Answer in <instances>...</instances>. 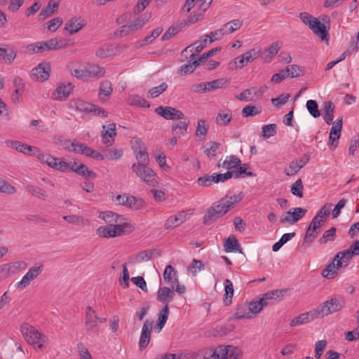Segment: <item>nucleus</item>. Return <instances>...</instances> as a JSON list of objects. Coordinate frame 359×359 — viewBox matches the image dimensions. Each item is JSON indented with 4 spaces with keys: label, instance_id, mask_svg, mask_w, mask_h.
Masks as SVG:
<instances>
[{
    "label": "nucleus",
    "instance_id": "obj_62",
    "mask_svg": "<svg viewBox=\"0 0 359 359\" xmlns=\"http://www.w3.org/2000/svg\"><path fill=\"white\" fill-rule=\"evenodd\" d=\"M26 50L29 54L41 53L45 52L42 41L31 43L27 46Z\"/></svg>",
    "mask_w": 359,
    "mask_h": 359
},
{
    "label": "nucleus",
    "instance_id": "obj_60",
    "mask_svg": "<svg viewBox=\"0 0 359 359\" xmlns=\"http://www.w3.org/2000/svg\"><path fill=\"white\" fill-rule=\"evenodd\" d=\"M285 70L287 73V76L290 78L298 77L302 72V68L296 65H288Z\"/></svg>",
    "mask_w": 359,
    "mask_h": 359
},
{
    "label": "nucleus",
    "instance_id": "obj_35",
    "mask_svg": "<svg viewBox=\"0 0 359 359\" xmlns=\"http://www.w3.org/2000/svg\"><path fill=\"white\" fill-rule=\"evenodd\" d=\"M207 43H208V39H206V37H204V39L202 40L196 41L193 44L185 48L182 51L181 55L182 57H184L186 59H188V57L187 56V53H188L189 49L195 48V52L196 53H199L206 46Z\"/></svg>",
    "mask_w": 359,
    "mask_h": 359
},
{
    "label": "nucleus",
    "instance_id": "obj_48",
    "mask_svg": "<svg viewBox=\"0 0 359 359\" xmlns=\"http://www.w3.org/2000/svg\"><path fill=\"white\" fill-rule=\"evenodd\" d=\"M26 190L28 191L33 196L42 199L46 200L48 194L46 191L36 186L28 184L26 186Z\"/></svg>",
    "mask_w": 359,
    "mask_h": 359
},
{
    "label": "nucleus",
    "instance_id": "obj_40",
    "mask_svg": "<svg viewBox=\"0 0 359 359\" xmlns=\"http://www.w3.org/2000/svg\"><path fill=\"white\" fill-rule=\"evenodd\" d=\"M239 168L237 170H233V171H227L226 172H232L233 173V177L238 179L241 177H244L243 175L248 176V177H254L255 175L251 172L248 171V170L250 168V165L248 163H243L242 165L240 164L238 165Z\"/></svg>",
    "mask_w": 359,
    "mask_h": 359
},
{
    "label": "nucleus",
    "instance_id": "obj_46",
    "mask_svg": "<svg viewBox=\"0 0 359 359\" xmlns=\"http://www.w3.org/2000/svg\"><path fill=\"white\" fill-rule=\"evenodd\" d=\"M198 66V60H189L188 64H185L180 68L178 70V74L180 75H187L188 74L192 73Z\"/></svg>",
    "mask_w": 359,
    "mask_h": 359
},
{
    "label": "nucleus",
    "instance_id": "obj_6",
    "mask_svg": "<svg viewBox=\"0 0 359 359\" xmlns=\"http://www.w3.org/2000/svg\"><path fill=\"white\" fill-rule=\"evenodd\" d=\"M128 228H131V225L128 223L109 224L98 228L97 233L99 236L103 238H114L124 234L126 231V229Z\"/></svg>",
    "mask_w": 359,
    "mask_h": 359
},
{
    "label": "nucleus",
    "instance_id": "obj_30",
    "mask_svg": "<svg viewBox=\"0 0 359 359\" xmlns=\"http://www.w3.org/2000/svg\"><path fill=\"white\" fill-rule=\"evenodd\" d=\"M331 207V203L325 205L318 210L316 215L313 218L312 221L318 222L320 223V226H323V225L326 222L327 217L330 214Z\"/></svg>",
    "mask_w": 359,
    "mask_h": 359
},
{
    "label": "nucleus",
    "instance_id": "obj_32",
    "mask_svg": "<svg viewBox=\"0 0 359 359\" xmlns=\"http://www.w3.org/2000/svg\"><path fill=\"white\" fill-rule=\"evenodd\" d=\"M59 4L57 2L50 1L48 5L39 14V18L41 20H44L48 17L54 14L58 9Z\"/></svg>",
    "mask_w": 359,
    "mask_h": 359
},
{
    "label": "nucleus",
    "instance_id": "obj_63",
    "mask_svg": "<svg viewBox=\"0 0 359 359\" xmlns=\"http://www.w3.org/2000/svg\"><path fill=\"white\" fill-rule=\"evenodd\" d=\"M304 186L301 179H298L291 187V192L293 195L299 198L303 197Z\"/></svg>",
    "mask_w": 359,
    "mask_h": 359
},
{
    "label": "nucleus",
    "instance_id": "obj_41",
    "mask_svg": "<svg viewBox=\"0 0 359 359\" xmlns=\"http://www.w3.org/2000/svg\"><path fill=\"white\" fill-rule=\"evenodd\" d=\"M154 255H158V252L156 249L141 251L136 255L135 262L141 263L149 261Z\"/></svg>",
    "mask_w": 359,
    "mask_h": 359
},
{
    "label": "nucleus",
    "instance_id": "obj_38",
    "mask_svg": "<svg viewBox=\"0 0 359 359\" xmlns=\"http://www.w3.org/2000/svg\"><path fill=\"white\" fill-rule=\"evenodd\" d=\"M86 71L88 79L93 78L98 79L103 76L105 74L104 68L97 65H89L86 68Z\"/></svg>",
    "mask_w": 359,
    "mask_h": 359
},
{
    "label": "nucleus",
    "instance_id": "obj_28",
    "mask_svg": "<svg viewBox=\"0 0 359 359\" xmlns=\"http://www.w3.org/2000/svg\"><path fill=\"white\" fill-rule=\"evenodd\" d=\"M4 265L6 271V272L8 278L11 274H15V273H18L20 271H24L27 267L26 263L22 261L15 262H11V263H8V264H4Z\"/></svg>",
    "mask_w": 359,
    "mask_h": 359
},
{
    "label": "nucleus",
    "instance_id": "obj_43",
    "mask_svg": "<svg viewBox=\"0 0 359 359\" xmlns=\"http://www.w3.org/2000/svg\"><path fill=\"white\" fill-rule=\"evenodd\" d=\"M37 159L45 164H47L49 167L54 168L57 166V161H59L58 158H55L54 156H51L48 154H44L42 151H41L39 156H38Z\"/></svg>",
    "mask_w": 359,
    "mask_h": 359
},
{
    "label": "nucleus",
    "instance_id": "obj_21",
    "mask_svg": "<svg viewBox=\"0 0 359 359\" xmlns=\"http://www.w3.org/2000/svg\"><path fill=\"white\" fill-rule=\"evenodd\" d=\"M175 293L169 287H160L158 290L157 299L164 304V306L168 307L169 303L172 301Z\"/></svg>",
    "mask_w": 359,
    "mask_h": 359
},
{
    "label": "nucleus",
    "instance_id": "obj_47",
    "mask_svg": "<svg viewBox=\"0 0 359 359\" xmlns=\"http://www.w3.org/2000/svg\"><path fill=\"white\" fill-rule=\"evenodd\" d=\"M183 23L175 24L170 26L168 30L163 34L162 41H166L176 35L182 28Z\"/></svg>",
    "mask_w": 359,
    "mask_h": 359
},
{
    "label": "nucleus",
    "instance_id": "obj_1",
    "mask_svg": "<svg viewBox=\"0 0 359 359\" xmlns=\"http://www.w3.org/2000/svg\"><path fill=\"white\" fill-rule=\"evenodd\" d=\"M20 330L25 340L36 351L41 350L47 342L46 336L29 323H22Z\"/></svg>",
    "mask_w": 359,
    "mask_h": 359
},
{
    "label": "nucleus",
    "instance_id": "obj_16",
    "mask_svg": "<svg viewBox=\"0 0 359 359\" xmlns=\"http://www.w3.org/2000/svg\"><path fill=\"white\" fill-rule=\"evenodd\" d=\"M17 56L15 49L8 44L0 46V60L5 63L11 65Z\"/></svg>",
    "mask_w": 359,
    "mask_h": 359
},
{
    "label": "nucleus",
    "instance_id": "obj_54",
    "mask_svg": "<svg viewBox=\"0 0 359 359\" xmlns=\"http://www.w3.org/2000/svg\"><path fill=\"white\" fill-rule=\"evenodd\" d=\"M336 231L335 227H331L325 231L323 235L319 238L318 243L320 244H325L329 241H334L336 236Z\"/></svg>",
    "mask_w": 359,
    "mask_h": 359
},
{
    "label": "nucleus",
    "instance_id": "obj_20",
    "mask_svg": "<svg viewBox=\"0 0 359 359\" xmlns=\"http://www.w3.org/2000/svg\"><path fill=\"white\" fill-rule=\"evenodd\" d=\"M272 304V302H266L262 296L259 300H253L249 303L248 309L252 318L258 314L264 307Z\"/></svg>",
    "mask_w": 359,
    "mask_h": 359
},
{
    "label": "nucleus",
    "instance_id": "obj_49",
    "mask_svg": "<svg viewBox=\"0 0 359 359\" xmlns=\"http://www.w3.org/2000/svg\"><path fill=\"white\" fill-rule=\"evenodd\" d=\"M242 25V22L239 20H234L231 22L226 23L222 28V31L225 34H229L239 29Z\"/></svg>",
    "mask_w": 359,
    "mask_h": 359
},
{
    "label": "nucleus",
    "instance_id": "obj_10",
    "mask_svg": "<svg viewBox=\"0 0 359 359\" xmlns=\"http://www.w3.org/2000/svg\"><path fill=\"white\" fill-rule=\"evenodd\" d=\"M307 210L302 208H295L290 210L285 214L280 216L279 222L282 224H287L289 225H293L302 218H303Z\"/></svg>",
    "mask_w": 359,
    "mask_h": 359
},
{
    "label": "nucleus",
    "instance_id": "obj_36",
    "mask_svg": "<svg viewBox=\"0 0 359 359\" xmlns=\"http://www.w3.org/2000/svg\"><path fill=\"white\" fill-rule=\"evenodd\" d=\"M176 271L171 265H168L163 272V278L165 282L170 284L172 288H175L177 283Z\"/></svg>",
    "mask_w": 359,
    "mask_h": 359
},
{
    "label": "nucleus",
    "instance_id": "obj_26",
    "mask_svg": "<svg viewBox=\"0 0 359 359\" xmlns=\"http://www.w3.org/2000/svg\"><path fill=\"white\" fill-rule=\"evenodd\" d=\"M334 109L335 106L331 101H326L323 104V118L328 125H330L333 121Z\"/></svg>",
    "mask_w": 359,
    "mask_h": 359
},
{
    "label": "nucleus",
    "instance_id": "obj_37",
    "mask_svg": "<svg viewBox=\"0 0 359 359\" xmlns=\"http://www.w3.org/2000/svg\"><path fill=\"white\" fill-rule=\"evenodd\" d=\"M79 19L72 18L66 24L65 29L69 32V35H73L81 29L85 24L78 22Z\"/></svg>",
    "mask_w": 359,
    "mask_h": 359
},
{
    "label": "nucleus",
    "instance_id": "obj_27",
    "mask_svg": "<svg viewBox=\"0 0 359 359\" xmlns=\"http://www.w3.org/2000/svg\"><path fill=\"white\" fill-rule=\"evenodd\" d=\"M68 149L76 154H83L88 157H90L93 150L91 147L76 141L71 142Z\"/></svg>",
    "mask_w": 359,
    "mask_h": 359
},
{
    "label": "nucleus",
    "instance_id": "obj_50",
    "mask_svg": "<svg viewBox=\"0 0 359 359\" xmlns=\"http://www.w3.org/2000/svg\"><path fill=\"white\" fill-rule=\"evenodd\" d=\"M76 173L85 178L88 179H95L97 177L96 173L93 170H89V168L83 163L79 164L76 170Z\"/></svg>",
    "mask_w": 359,
    "mask_h": 359
},
{
    "label": "nucleus",
    "instance_id": "obj_7",
    "mask_svg": "<svg viewBox=\"0 0 359 359\" xmlns=\"http://www.w3.org/2000/svg\"><path fill=\"white\" fill-rule=\"evenodd\" d=\"M150 15L143 14L135 18L133 22L123 25L116 32V35L120 36H126L141 29L149 20Z\"/></svg>",
    "mask_w": 359,
    "mask_h": 359
},
{
    "label": "nucleus",
    "instance_id": "obj_52",
    "mask_svg": "<svg viewBox=\"0 0 359 359\" xmlns=\"http://www.w3.org/2000/svg\"><path fill=\"white\" fill-rule=\"evenodd\" d=\"M250 313L248 307H246L244 305H241L237 307L234 316L236 320L243 318L250 319L252 318V315L250 314Z\"/></svg>",
    "mask_w": 359,
    "mask_h": 359
},
{
    "label": "nucleus",
    "instance_id": "obj_56",
    "mask_svg": "<svg viewBox=\"0 0 359 359\" xmlns=\"http://www.w3.org/2000/svg\"><path fill=\"white\" fill-rule=\"evenodd\" d=\"M121 217V215L111 211L102 212L99 216L100 219H102L107 223L116 222Z\"/></svg>",
    "mask_w": 359,
    "mask_h": 359
},
{
    "label": "nucleus",
    "instance_id": "obj_33",
    "mask_svg": "<svg viewBox=\"0 0 359 359\" xmlns=\"http://www.w3.org/2000/svg\"><path fill=\"white\" fill-rule=\"evenodd\" d=\"M224 248V250L227 252L238 251L239 253H243L241 245L235 236L229 237L226 239Z\"/></svg>",
    "mask_w": 359,
    "mask_h": 359
},
{
    "label": "nucleus",
    "instance_id": "obj_34",
    "mask_svg": "<svg viewBox=\"0 0 359 359\" xmlns=\"http://www.w3.org/2000/svg\"><path fill=\"white\" fill-rule=\"evenodd\" d=\"M241 162V159L238 157L234 155H231L227 156L222 164L219 162L218 167L222 166V168L229 170L233 168H237L238 165H240Z\"/></svg>",
    "mask_w": 359,
    "mask_h": 359
},
{
    "label": "nucleus",
    "instance_id": "obj_29",
    "mask_svg": "<svg viewBox=\"0 0 359 359\" xmlns=\"http://www.w3.org/2000/svg\"><path fill=\"white\" fill-rule=\"evenodd\" d=\"M98 316L95 311L91 307L88 306L86 309V326L88 330H93L96 326Z\"/></svg>",
    "mask_w": 359,
    "mask_h": 359
},
{
    "label": "nucleus",
    "instance_id": "obj_2",
    "mask_svg": "<svg viewBox=\"0 0 359 359\" xmlns=\"http://www.w3.org/2000/svg\"><path fill=\"white\" fill-rule=\"evenodd\" d=\"M301 20L312 30V32L322 41H327L329 33L326 27L320 22V21L310 15L308 13L304 12L300 13Z\"/></svg>",
    "mask_w": 359,
    "mask_h": 359
},
{
    "label": "nucleus",
    "instance_id": "obj_4",
    "mask_svg": "<svg viewBox=\"0 0 359 359\" xmlns=\"http://www.w3.org/2000/svg\"><path fill=\"white\" fill-rule=\"evenodd\" d=\"M345 306V301L343 297H333L315 309L318 318H323L331 313L340 311Z\"/></svg>",
    "mask_w": 359,
    "mask_h": 359
},
{
    "label": "nucleus",
    "instance_id": "obj_11",
    "mask_svg": "<svg viewBox=\"0 0 359 359\" xmlns=\"http://www.w3.org/2000/svg\"><path fill=\"white\" fill-rule=\"evenodd\" d=\"M155 112L166 120H182L184 118L182 111L171 107L159 106L155 109Z\"/></svg>",
    "mask_w": 359,
    "mask_h": 359
},
{
    "label": "nucleus",
    "instance_id": "obj_18",
    "mask_svg": "<svg viewBox=\"0 0 359 359\" xmlns=\"http://www.w3.org/2000/svg\"><path fill=\"white\" fill-rule=\"evenodd\" d=\"M321 227L322 226H320V223L318 222L311 221L306 229V232L304 237L303 243H311L318 235L317 230L320 229Z\"/></svg>",
    "mask_w": 359,
    "mask_h": 359
},
{
    "label": "nucleus",
    "instance_id": "obj_55",
    "mask_svg": "<svg viewBox=\"0 0 359 359\" xmlns=\"http://www.w3.org/2000/svg\"><path fill=\"white\" fill-rule=\"evenodd\" d=\"M127 102L130 105L140 106L143 107H149V104H148L147 101L138 95L129 96L127 100Z\"/></svg>",
    "mask_w": 359,
    "mask_h": 359
},
{
    "label": "nucleus",
    "instance_id": "obj_5",
    "mask_svg": "<svg viewBox=\"0 0 359 359\" xmlns=\"http://www.w3.org/2000/svg\"><path fill=\"white\" fill-rule=\"evenodd\" d=\"M243 351L233 346H219L206 359H241Z\"/></svg>",
    "mask_w": 359,
    "mask_h": 359
},
{
    "label": "nucleus",
    "instance_id": "obj_24",
    "mask_svg": "<svg viewBox=\"0 0 359 359\" xmlns=\"http://www.w3.org/2000/svg\"><path fill=\"white\" fill-rule=\"evenodd\" d=\"M134 153L137 162L133 165H149V157L145 147L139 145L134 149Z\"/></svg>",
    "mask_w": 359,
    "mask_h": 359
},
{
    "label": "nucleus",
    "instance_id": "obj_9",
    "mask_svg": "<svg viewBox=\"0 0 359 359\" xmlns=\"http://www.w3.org/2000/svg\"><path fill=\"white\" fill-rule=\"evenodd\" d=\"M232 177V172L213 173L211 175H205L199 177L197 182L201 187H210L213 183L224 182Z\"/></svg>",
    "mask_w": 359,
    "mask_h": 359
},
{
    "label": "nucleus",
    "instance_id": "obj_59",
    "mask_svg": "<svg viewBox=\"0 0 359 359\" xmlns=\"http://www.w3.org/2000/svg\"><path fill=\"white\" fill-rule=\"evenodd\" d=\"M306 108L313 118H318L320 116V113L318 109V105L316 101L313 100H308L306 102Z\"/></svg>",
    "mask_w": 359,
    "mask_h": 359
},
{
    "label": "nucleus",
    "instance_id": "obj_45",
    "mask_svg": "<svg viewBox=\"0 0 359 359\" xmlns=\"http://www.w3.org/2000/svg\"><path fill=\"white\" fill-rule=\"evenodd\" d=\"M207 91L216 90L224 87L229 83V81L225 79H218L210 82H205Z\"/></svg>",
    "mask_w": 359,
    "mask_h": 359
},
{
    "label": "nucleus",
    "instance_id": "obj_57",
    "mask_svg": "<svg viewBox=\"0 0 359 359\" xmlns=\"http://www.w3.org/2000/svg\"><path fill=\"white\" fill-rule=\"evenodd\" d=\"M222 212H217L213 206L210 207L207 210L206 214L203 218V223L205 224H209L210 221L214 218L221 217Z\"/></svg>",
    "mask_w": 359,
    "mask_h": 359
},
{
    "label": "nucleus",
    "instance_id": "obj_14",
    "mask_svg": "<svg viewBox=\"0 0 359 359\" xmlns=\"http://www.w3.org/2000/svg\"><path fill=\"white\" fill-rule=\"evenodd\" d=\"M152 328L153 321L146 320L143 324L139 341V348L140 351L145 349L149 344Z\"/></svg>",
    "mask_w": 359,
    "mask_h": 359
},
{
    "label": "nucleus",
    "instance_id": "obj_13",
    "mask_svg": "<svg viewBox=\"0 0 359 359\" xmlns=\"http://www.w3.org/2000/svg\"><path fill=\"white\" fill-rule=\"evenodd\" d=\"M50 65L49 63H40L32 69L30 76L33 81L43 82L47 80L50 76Z\"/></svg>",
    "mask_w": 359,
    "mask_h": 359
},
{
    "label": "nucleus",
    "instance_id": "obj_53",
    "mask_svg": "<svg viewBox=\"0 0 359 359\" xmlns=\"http://www.w3.org/2000/svg\"><path fill=\"white\" fill-rule=\"evenodd\" d=\"M207 146L208 147L204 150L205 154L210 158H215L217 154L220 144L215 142H210Z\"/></svg>",
    "mask_w": 359,
    "mask_h": 359
},
{
    "label": "nucleus",
    "instance_id": "obj_15",
    "mask_svg": "<svg viewBox=\"0 0 359 359\" xmlns=\"http://www.w3.org/2000/svg\"><path fill=\"white\" fill-rule=\"evenodd\" d=\"M116 136V128L115 123H110L108 126H103L102 130V138L103 144L107 146H111L114 142V137Z\"/></svg>",
    "mask_w": 359,
    "mask_h": 359
},
{
    "label": "nucleus",
    "instance_id": "obj_64",
    "mask_svg": "<svg viewBox=\"0 0 359 359\" xmlns=\"http://www.w3.org/2000/svg\"><path fill=\"white\" fill-rule=\"evenodd\" d=\"M260 50H256L255 48H252L249 51L246 52L245 53H244L243 55H242V57H243L244 60L245 61L246 64H248V62H252L255 59H257L260 55Z\"/></svg>",
    "mask_w": 359,
    "mask_h": 359
},
{
    "label": "nucleus",
    "instance_id": "obj_25",
    "mask_svg": "<svg viewBox=\"0 0 359 359\" xmlns=\"http://www.w3.org/2000/svg\"><path fill=\"white\" fill-rule=\"evenodd\" d=\"M74 86L71 83L60 85L54 91L53 95L59 100H65L73 90Z\"/></svg>",
    "mask_w": 359,
    "mask_h": 359
},
{
    "label": "nucleus",
    "instance_id": "obj_23",
    "mask_svg": "<svg viewBox=\"0 0 359 359\" xmlns=\"http://www.w3.org/2000/svg\"><path fill=\"white\" fill-rule=\"evenodd\" d=\"M112 84L109 81H103L100 83L99 87V99L102 102L108 100L112 93Z\"/></svg>",
    "mask_w": 359,
    "mask_h": 359
},
{
    "label": "nucleus",
    "instance_id": "obj_3",
    "mask_svg": "<svg viewBox=\"0 0 359 359\" xmlns=\"http://www.w3.org/2000/svg\"><path fill=\"white\" fill-rule=\"evenodd\" d=\"M131 169L136 176L151 187L158 186V177L149 165H132Z\"/></svg>",
    "mask_w": 359,
    "mask_h": 359
},
{
    "label": "nucleus",
    "instance_id": "obj_61",
    "mask_svg": "<svg viewBox=\"0 0 359 359\" xmlns=\"http://www.w3.org/2000/svg\"><path fill=\"white\" fill-rule=\"evenodd\" d=\"M262 136L265 138H269L276 134V125L271 123L265 125L262 128Z\"/></svg>",
    "mask_w": 359,
    "mask_h": 359
},
{
    "label": "nucleus",
    "instance_id": "obj_31",
    "mask_svg": "<svg viewBox=\"0 0 359 359\" xmlns=\"http://www.w3.org/2000/svg\"><path fill=\"white\" fill-rule=\"evenodd\" d=\"M209 126L206 121L200 119L197 122L195 136L198 141H203L207 135Z\"/></svg>",
    "mask_w": 359,
    "mask_h": 359
},
{
    "label": "nucleus",
    "instance_id": "obj_42",
    "mask_svg": "<svg viewBox=\"0 0 359 359\" xmlns=\"http://www.w3.org/2000/svg\"><path fill=\"white\" fill-rule=\"evenodd\" d=\"M286 292L287 290H274L264 294L262 296L266 302H270L273 304V301L281 299Z\"/></svg>",
    "mask_w": 359,
    "mask_h": 359
},
{
    "label": "nucleus",
    "instance_id": "obj_8",
    "mask_svg": "<svg viewBox=\"0 0 359 359\" xmlns=\"http://www.w3.org/2000/svg\"><path fill=\"white\" fill-rule=\"evenodd\" d=\"M243 198L242 195H226L224 198H221L219 201L213 204L214 208L217 212H222L221 217L224 215L228 211L234 207V205L239 203Z\"/></svg>",
    "mask_w": 359,
    "mask_h": 359
},
{
    "label": "nucleus",
    "instance_id": "obj_51",
    "mask_svg": "<svg viewBox=\"0 0 359 359\" xmlns=\"http://www.w3.org/2000/svg\"><path fill=\"white\" fill-rule=\"evenodd\" d=\"M262 108L260 107H256L254 105H248L242 109V116L245 118L249 116H254L257 114H260Z\"/></svg>",
    "mask_w": 359,
    "mask_h": 359
},
{
    "label": "nucleus",
    "instance_id": "obj_19",
    "mask_svg": "<svg viewBox=\"0 0 359 359\" xmlns=\"http://www.w3.org/2000/svg\"><path fill=\"white\" fill-rule=\"evenodd\" d=\"M69 107L78 111L90 113L93 104L81 99H72L69 101Z\"/></svg>",
    "mask_w": 359,
    "mask_h": 359
},
{
    "label": "nucleus",
    "instance_id": "obj_17",
    "mask_svg": "<svg viewBox=\"0 0 359 359\" xmlns=\"http://www.w3.org/2000/svg\"><path fill=\"white\" fill-rule=\"evenodd\" d=\"M318 318L315 310L309 312L301 313L298 316L294 318L290 323L291 327H295L308 323L314 319Z\"/></svg>",
    "mask_w": 359,
    "mask_h": 359
},
{
    "label": "nucleus",
    "instance_id": "obj_58",
    "mask_svg": "<svg viewBox=\"0 0 359 359\" xmlns=\"http://www.w3.org/2000/svg\"><path fill=\"white\" fill-rule=\"evenodd\" d=\"M168 88V84L165 82H163L160 86L154 87L148 91L149 95L151 98L158 97L161 94L165 92Z\"/></svg>",
    "mask_w": 359,
    "mask_h": 359
},
{
    "label": "nucleus",
    "instance_id": "obj_39",
    "mask_svg": "<svg viewBox=\"0 0 359 359\" xmlns=\"http://www.w3.org/2000/svg\"><path fill=\"white\" fill-rule=\"evenodd\" d=\"M224 294L223 297L224 303L225 305L229 306L231 304L232 297L233 295V286L232 282L229 279L224 280Z\"/></svg>",
    "mask_w": 359,
    "mask_h": 359
},
{
    "label": "nucleus",
    "instance_id": "obj_44",
    "mask_svg": "<svg viewBox=\"0 0 359 359\" xmlns=\"http://www.w3.org/2000/svg\"><path fill=\"white\" fill-rule=\"evenodd\" d=\"M13 86L15 89L12 95V99L13 100L18 101L19 95L21 94L25 88V84L22 81V79L19 76H15L13 79Z\"/></svg>",
    "mask_w": 359,
    "mask_h": 359
},
{
    "label": "nucleus",
    "instance_id": "obj_12",
    "mask_svg": "<svg viewBox=\"0 0 359 359\" xmlns=\"http://www.w3.org/2000/svg\"><path fill=\"white\" fill-rule=\"evenodd\" d=\"M43 266H32L27 273L22 277V280L17 283L16 287L20 290L25 289L32 281L36 278L42 272Z\"/></svg>",
    "mask_w": 359,
    "mask_h": 359
},
{
    "label": "nucleus",
    "instance_id": "obj_22",
    "mask_svg": "<svg viewBox=\"0 0 359 359\" xmlns=\"http://www.w3.org/2000/svg\"><path fill=\"white\" fill-rule=\"evenodd\" d=\"M187 219V215L184 212H180L177 215L170 216L165 223V228L167 229H173L182 224Z\"/></svg>",
    "mask_w": 359,
    "mask_h": 359
}]
</instances>
